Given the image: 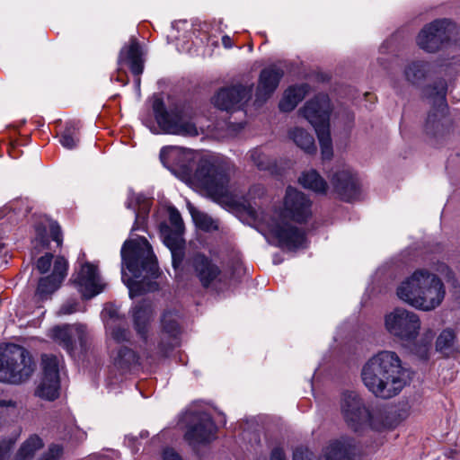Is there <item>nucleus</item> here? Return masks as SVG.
Instances as JSON below:
<instances>
[{
	"instance_id": "nucleus-24",
	"label": "nucleus",
	"mask_w": 460,
	"mask_h": 460,
	"mask_svg": "<svg viewBox=\"0 0 460 460\" xmlns=\"http://www.w3.org/2000/svg\"><path fill=\"white\" fill-rule=\"evenodd\" d=\"M154 316L152 304L143 301L133 308L134 326L138 335L146 341L149 324Z\"/></svg>"
},
{
	"instance_id": "nucleus-25",
	"label": "nucleus",
	"mask_w": 460,
	"mask_h": 460,
	"mask_svg": "<svg viewBox=\"0 0 460 460\" xmlns=\"http://www.w3.org/2000/svg\"><path fill=\"white\" fill-rule=\"evenodd\" d=\"M309 92V85L302 84L289 86L283 93L279 107L281 111H293Z\"/></svg>"
},
{
	"instance_id": "nucleus-2",
	"label": "nucleus",
	"mask_w": 460,
	"mask_h": 460,
	"mask_svg": "<svg viewBox=\"0 0 460 460\" xmlns=\"http://www.w3.org/2000/svg\"><path fill=\"white\" fill-rule=\"evenodd\" d=\"M121 279L131 298L145 292H153L159 286L156 258L146 239L126 241L121 248Z\"/></svg>"
},
{
	"instance_id": "nucleus-38",
	"label": "nucleus",
	"mask_w": 460,
	"mask_h": 460,
	"mask_svg": "<svg viewBox=\"0 0 460 460\" xmlns=\"http://www.w3.org/2000/svg\"><path fill=\"white\" fill-rule=\"evenodd\" d=\"M321 146L323 159H331L332 156V142L331 138L330 128L317 129L315 132Z\"/></svg>"
},
{
	"instance_id": "nucleus-18",
	"label": "nucleus",
	"mask_w": 460,
	"mask_h": 460,
	"mask_svg": "<svg viewBox=\"0 0 460 460\" xmlns=\"http://www.w3.org/2000/svg\"><path fill=\"white\" fill-rule=\"evenodd\" d=\"M331 183L338 197L344 201H352L360 194L358 176L349 168L335 171L331 177Z\"/></svg>"
},
{
	"instance_id": "nucleus-41",
	"label": "nucleus",
	"mask_w": 460,
	"mask_h": 460,
	"mask_svg": "<svg viewBox=\"0 0 460 460\" xmlns=\"http://www.w3.org/2000/svg\"><path fill=\"white\" fill-rule=\"evenodd\" d=\"M164 236V243L171 250L172 257H174V250L179 248L181 244L182 232L177 230H170L168 227L162 230Z\"/></svg>"
},
{
	"instance_id": "nucleus-29",
	"label": "nucleus",
	"mask_w": 460,
	"mask_h": 460,
	"mask_svg": "<svg viewBox=\"0 0 460 460\" xmlns=\"http://www.w3.org/2000/svg\"><path fill=\"white\" fill-rule=\"evenodd\" d=\"M43 447L44 442L38 435H31L21 445L15 455L14 460H31Z\"/></svg>"
},
{
	"instance_id": "nucleus-23",
	"label": "nucleus",
	"mask_w": 460,
	"mask_h": 460,
	"mask_svg": "<svg viewBox=\"0 0 460 460\" xmlns=\"http://www.w3.org/2000/svg\"><path fill=\"white\" fill-rule=\"evenodd\" d=\"M359 447L350 437H341L330 441L323 451L324 460H358Z\"/></svg>"
},
{
	"instance_id": "nucleus-8",
	"label": "nucleus",
	"mask_w": 460,
	"mask_h": 460,
	"mask_svg": "<svg viewBox=\"0 0 460 460\" xmlns=\"http://www.w3.org/2000/svg\"><path fill=\"white\" fill-rule=\"evenodd\" d=\"M35 370L31 353L22 346L0 347V383L19 385L28 380Z\"/></svg>"
},
{
	"instance_id": "nucleus-15",
	"label": "nucleus",
	"mask_w": 460,
	"mask_h": 460,
	"mask_svg": "<svg viewBox=\"0 0 460 460\" xmlns=\"http://www.w3.org/2000/svg\"><path fill=\"white\" fill-rule=\"evenodd\" d=\"M191 267L195 276L205 288H217L226 280V274L220 266L203 253H197L192 257Z\"/></svg>"
},
{
	"instance_id": "nucleus-33",
	"label": "nucleus",
	"mask_w": 460,
	"mask_h": 460,
	"mask_svg": "<svg viewBox=\"0 0 460 460\" xmlns=\"http://www.w3.org/2000/svg\"><path fill=\"white\" fill-rule=\"evenodd\" d=\"M248 155L251 162L259 170H270L275 164L274 160L265 152L263 146H258L250 150Z\"/></svg>"
},
{
	"instance_id": "nucleus-48",
	"label": "nucleus",
	"mask_w": 460,
	"mask_h": 460,
	"mask_svg": "<svg viewBox=\"0 0 460 460\" xmlns=\"http://www.w3.org/2000/svg\"><path fill=\"white\" fill-rule=\"evenodd\" d=\"M49 228L52 239L58 243V245H60L62 243L60 226L58 225V223L52 222L49 226Z\"/></svg>"
},
{
	"instance_id": "nucleus-19",
	"label": "nucleus",
	"mask_w": 460,
	"mask_h": 460,
	"mask_svg": "<svg viewBox=\"0 0 460 460\" xmlns=\"http://www.w3.org/2000/svg\"><path fill=\"white\" fill-rule=\"evenodd\" d=\"M283 75L284 70L277 66H270L261 71L255 92L254 106L261 107L272 96Z\"/></svg>"
},
{
	"instance_id": "nucleus-39",
	"label": "nucleus",
	"mask_w": 460,
	"mask_h": 460,
	"mask_svg": "<svg viewBox=\"0 0 460 460\" xmlns=\"http://www.w3.org/2000/svg\"><path fill=\"white\" fill-rule=\"evenodd\" d=\"M18 413L17 402L12 399H0V427Z\"/></svg>"
},
{
	"instance_id": "nucleus-47",
	"label": "nucleus",
	"mask_w": 460,
	"mask_h": 460,
	"mask_svg": "<svg viewBox=\"0 0 460 460\" xmlns=\"http://www.w3.org/2000/svg\"><path fill=\"white\" fill-rule=\"evenodd\" d=\"M78 303L75 299H70L65 302L60 307L58 314H70L77 310Z\"/></svg>"
},
{
	"instance_id": "nucleus-53",
	"label": "nucleus",
	"mask_w": 460,
	"mask_h": 460,
	"mask_svg": "<svg viewBox=\"0 0 460 460\" xmlns=\"http://www.w3.org/2000/svg\"><path fill=\"white\" fill-rule=\"evenodd\" d=\"M222 44L226 49H230L233 47L232 39L228 35H225L222 37Z\"/></svg>"
},
{
	"instance_id": "nucleus-3",
	"label": "nucleus",
	"mask_w": 460,
	"mask_h": 460,
	"mask_svg": "<svg viewBox=\"0 0 460 460\" xmlns=\"http://www.w3.org/2000/svg\"><path fill=\"white\" fill-rule=\"evenodd\" d=\"M311 216V201L301 191L288 187L284 199L283 211L274 215L267 223L268 232L276 239L277 245L288 250L303 248L305 233L288 221V218L301 223Z\"/></svg>"
},
{
	"instance_id": "nucleus-55",
	"label": "nucleus",
	"mask_w": 460,
	"mask_h": 460,
	"mask_svg": "<svg viewBox=\"0 0 460 460\" xmlns=\"http://www.w3.org/2000/svg\"><path fill=\"white\" fill-rule=\"evenodd\" d=\"M416 353H419L421 358H427L428 356V347L427 345H424L420 351H416Z\"/></svg>"
},
{
	"instance_id": "nucleus-34",
	"label": "nucleus",
	"mask_w": 460,
	"mask_h": 460,
	"mask_svg": "<svg viewBox=\"0 0 460 460\" xmlns=\"http://www.w3.org/2000/svg\"><path fill=\"white\" fill-rule=\"evenodd\" d=\"M79 125L75 122L68 123L61 133L59 142L66 149H74L79 143Z\"/></svg>"
},
{
	"instance_id": "nucleus-11",
	"label": "nucleus",
	"mask_w": 460,
	"mask_h": 460,
	"mask_svg": "<svg viewBox=\"0 0 460 460\" xmlns=\"http://www.w3.org/2000/svg\"><path fill=\"white\" fill-rule=\"evenodd\" d=\"M420 326L419 315L404 308H395L385 316V330L403 345L411 344L417 339Z\"/></svg>"
},
{
	"instance_id": "nucleus-16",
	"label": "nucleus",
	"mask_w": 460,
	"mask_h": 460,
	"mask_svg": "<svg viewBox=\"0 0 460 460\" xmlns=\"http://www.w3.org/2000/svg\"><path fill=\"white\" fill-rule=\"evenodd\" d=\"M72 282L84 298H92L104 288L97 267L89 262L73 275Z\"/></svg>"
},
{
	"instance_id": "nucleus-52",
	"label": "nucleus",
	"mask_w": 460,
	"mask_h": 460,
	"mask_svg": "<svg viewBox=\"0 0 460 460\" xmlns=\"http://www.w3.org/2000/svg\"><path fill=\"white\" fill-rule=\"evenodd\" d=\"M270 460H287V457L280 447H276L271 451Z\"/></svg>"
},
{
	"instance_id": "nucleus-44",
	"label": "nucleus",
	"mask_w": 460,
	"mask_h": 460,
	"mask_svg": "<svg viewBox=\"0 0 460 460\" xmlns=\"http://www.w3.org/2000/svg\"><path fill=\"white\" fill-rule=\"evenodd\" d=\"M52 259L53 255L49 252L38 259L36 262V268L40 274H44L49 271L51 266Z\"/></svg>"
},
{
	"instance_id": "nucleus-10",
	"label": "nucleus",
	"mask_w": 460,
	"mask_h": 460,
	"mask_svg": "<svg viewBox=\"0 0 460 460\" xmlns=\"http://www.w3.org/2000/svg\"><path fill=\"white\" fill-rule=\"evenodd\" d=\"M447 84L444 80L437 81L433 86L425 89V97L432 102L425 122V132L430 137L443 136L447 132L451 120L447 116L448 106L446 101Z\"/></svg>"
},
{
	"instance_id": "nucleus-58",
	"label": "nucleus",
	"mask_w": 460,
	"mask_h": 460,
	"mask_svg": "<svg viewBox=\"0 0 460 460\" xmlns=\"http://www.w3.org/2000/svg\"><path fill=\"white\" fill-rule=\"evenodd\" d=\"M211 45H214L215 47L218 48V43H217V41H213V42L211 43Z\"/></svg>"
},
{
	"instance_id": "nucleus-56",
	"label": "nucleus",
	"mask_w": 460,
	"mask_h": 460,
	"mask_svg": "<svg viewBox=\"0 0 460 460\" xmlns=\"http://www.w3.org/2000/svg\"><path fill=\"white\" fill-rule=\"evenodd\" d=\"M319 80H321V81H323V82H324V81H328V80H329V75H323V74H322V75H321V78H320Z\"/></svg>"
},
{
	"instance_id": "nucleus-46",
	"label": "nucleus",
	"mask_w": 460,
	"mask_h": 460,
	"mask_svg": "<svg viewBox=\"0 0 460 460\" xmlns=\"http://www.w3.org/2000/svg\"><path fill=\"white\" fill-rule=\"evenodd\" d=\"M169 219L170 223L173 226L174 230L182 232L183 231V222L181 217L180 212L174 208H171L169 209Z\"/></svg>"
},
{
	"instance_id": "nucleus-22",
	"label": "nucleus",
	"mask_w": 460,
	"mask_h": 460,
	"mask_svg": "<svg viewBox=\"0 0 460 460\" xmlns=\"http://www.w3.org/2000/svg\"><path fill=\"white\" fill-rule=\"evenodd\" d=\"M216 426L209 414L198 413L194 423L190 424L185 434L186 440L192 446L208 443L214 438Z\"/></svg>"
},
{
	"instance_id": "nucleus-36",
	"label": "nucleus",
	"mask_w": 460,
	"mask_h": 460,
	"mask_svg": "<svg viewBox=\"0 0 460 460\" xmlns=\"http://www.w3.org/2000/svg\"><path fill=\"white\" fill-rule=\"evenodd\" d=\"M456 342V332L453 329L447 328L438 336L436 341V349L438 351L447 354L454 349Z\"/></svg>"
},
{
	"instance_id": "nucleus-5",
	"label": "nucleus",
	"mask_w": 460,
	"mask_h": 460,
	"mask_svg": "<svg viewBox=\"0 0 460 460\" xmlns=\"http://www.w3.org/2000/svg\"><path fill=\"white\" fill-rule=\"evenodd\" d=\"M445 294L441 279L426 269L416 270L397 288V296L402 301L426 312L439 306Z\"/></svg>"
},
{
	"instance_id": "nucleus-54",
	"label": "nucleus",
	"mask_w": 460,
	"mask_h": 460,
	"mask_svg": "<svg viewBox=\"0 0 460 460\" xmlns=\"http://www.w3.org/2000/svg\"><path fill=\"white\" fill-rule=\"evenodd\" d=\"M177 25H178V23H176V22H173L172 24L170 34H168V36H167L168 38H171V39L176 38L175 31H176V26Z\"/></svg>"
},
{
	"instance_id": "nucleus-26",
	"label": "nucleus",
	"mask_w": 460,
	"mask_h": 460,
	"mask_svg": "<svg viewBox=\"0 0 460 460\" xmlns=\"http://www.w3.org/2000/svg\"><path fill=\"white\" fill-rule=\"evenodd\" d=\"M113 365L119 370L126 371L130 369L138 362V357L136 352L127 347L119 346L111 354Z\"/></svg>"
},
{
	"instance_id": "nucleus-17",
	"label": "nucleus",
	"mask_w": 460,
	"mask_h": 460,
	"mask_svg": "<svg viewBox=\"0 0 460 460\" xmlns=\"http://www.w3.org/2000/svg\"><path fill=\"white\" fill-rule=\"evenodd\" d=\"M302 116L314 128H330L331 103L326 95H318L305 102L300 110Z\"/></svg>"
},
{
	"instance_id": "nucleus-49",
	"label": "nucleus",
	"mask_w": 460,
	"mask_h": 460,
	"mask_svg": "<svg viewBox=\"0 0 460 460\" xmlns=\"http://www.w3.org/2000/svg\"><path fill=\"white\" fill-rule=\"evenodd\" d=\"M293 460H313V454L308 450L297 448L293 454Z\"/></svg>"
},
{
	"instance_id": "nucleus-12",
	"label": "nucleus",
	"mask_w": 460,
	"mask_h": 460,
	"mask_svg": "<svg viewBox=\"0 0 460 460\" xmlns=\"http://www.w3.org/2000/svg\"><path fill=\"white\" fill-rule=\"evenodd\" d=\"M179 314L176 311H165L161 318V331L158 337V342L154 352L146 349L143 353L150 363L158 359L169 357L171 352L180 346L181 328L179 325Z\"/></svg>"
},
{
	"instance_id": "nucleus-37",
	"label": "nucleus",
	"mask_w": 460,
	"mask_h": 460,
	"mask_svg": "<svg viewBox=\"0 0 460 460\" xmlns=\"http://www.w3.org/2000/svg\"><path fill=\"white\" fill-rule=\"evenodd\" d=\"M190 213L195 224L205 231H211L217 228V223L208 215L199 211L190 203L188 204Z\"/></svg>"
},
{
	"instance_id": "nucleus-21",
	"label": "nucleus",
	"mask_w": 460,
	"mask_h": 460,
	"mask_svg": "<svg viewBox=\"0 0 460 460\" xmlns=\"http://www.w3.org/2000/svg\"><path fill=\"white\" fill-rule=\"evenodd\" d=\"M50 337L69 354H73L76 349L75 338L78 340L80 350L84 351L86 349L87 332L84 325L56 326L50 331Z\"/></svg>"
},
{
	"instance_id": "nucleus-35",
	"label": "nucleus",
	"mask_w": 460,
	"mask_h": 460,
	"mask_svg": "<svg viewBox=\"0 0 460 460\" xmlns=\"http://www.w3.org/2000/svg\"><path fill=\"white\" fill-rule=\"evenodd\" d=\"M107 334L118 344L125 341H129L131 334L128 328L126 320L119 323H109V327H106Z\"/></svg>"
},
{
	"instance_id": "nucleus-43",
	"label": "nucleus",
	"mask_w": 460,
	"mask_h": 460,
	"mask_svg": "<svg viewBox=\"0 0 460 460\" xmlns=\"http://www.w3.org/2000/svg\"><path fill=\"white\" fill-rule=\"evenodd\" d=\"M14 443L15 440L13 438L0 440V460H9Z\"/></svg>"
},
{
	"instance_id": "nucleus-13",
	"label": "nucleus",
	"mask_w": 460,
	"mask_h": 460,
	"mask_svg": "<svg viewBox=\"0 0 460 460\" xmlns=\"http://www.w3.org/2000/svg\"><path fill=\"white\" fill-rule=\"evenodd\" d=\"M63 367L61 357L53 354L41 356L42 377L35 392L37 396L48 401H54L59 396V373Z\"/></svg>"
},
{
	"instance_id": "nucleus-7",
	"label": "nucleus",
	"mask_w": 460,
	"mask_h": 460,
	"mask_svg": "<svg viewBox=\"0 0 460 460\" xmlns=\"http://www.w3.org/2000/svg\"><path fill=\"white\" fill-rule=\"evenodd\" d=\"M153 111L159 128L165 134L193 137L204 133L203 127L189 107L175 106L166 110L163 100L156 98L153 102Z\"/></svg>"
},
{
	"instance_id": "nucleus-1",
	"label": "nucleus",
	"mask_w": 460,
	"mask_h": 460,
	"mask_svg": "<svg viewBox=\"0 0 460 460\" xmlns=\"http://www.w3.org/2000/svg\"><path fill=\"white\" fill-rule=\"evenodd\" d=\"M160 160L173 174L200 188L213 200L229 206L250 205L251 201L264 195L261 185H253L246 197L234 193L231 179L235 167L229 160L217 155H204L192 172L193 155L190 151L178 146H165L160 151Z\"/></svg>"
},
{
	"instance_id": "nucleus-27",
	"label": "nucleus",
	"mask_w": 460,
	"mask_h": 460,
	"mask_svg": "<svg viewBox=\"0 0 460 460\" xmlns=\"http://www.w3.org/2000/svg\"><path fill=\"white\" fill-rule=\"evenodd\" d=\"M300 184L317 194H326L328 184L317 171L311 169L304 172L299 177Z\"/></svg>"
},
{
	"instance_id": "nucleus-40",
	"label": "nucleus",
	"mask_w": 460,
	"mask_h": 460,
	"mask_svg": "<svg viewBox=\"0 0 460 460\" xmlns=\"http://www.w3.org/2000/svg\"><path fill=\"white\" fill-rule=\"evenodd\" d=\"M119 68L128 67L132 75L136 77L135 84L136 86L139 89L140 87V75L144 70V62L143 59H119Z\"/></svg>"
},
{
	"instance_id": "nucleus-42",
	"label": "nucleus",
	"mask_w": 460,
	"mask_h": 460,
	"mask_svg": "<svg viewBox=\"0 0 460 460\" xmlns=\"http://www.w3.org/2000/svg\"><path fill=\"white\" fill-rule=\"evenodd\" d=\"M102 316L105 320L106 327H109V323L111 322L119 323V322L126 320L124 317L120 316L118 309L114 306H108V307L104 308V310L102 311Z\"/></svg>"
},
{
	"instance_id": "nucleus-30",
	"label": "nucleus",
	"mask_w": 460,
	"mask_h": 460,
	"mask_svg": "<svg viewBox=\"0 0 460 460\" xmlns=\"http://www.w3.org/2000/svg\"><path fill=\"white\" fill-rule=\"evenodd\" d=\"M288 137L302 150L307 154H314L316 151V146L314 137L306 130L301 128H294L288 131Z\"/></svg>"
},
{
	"instance_id": "nucleus-57",
	"label": "nucleus",
	"mask_w": 460,
	"mask_h": 460,
	"mask_svg": "<svg viewBox=\"0 0 460 460\" xmlns=\"http://www.w3.org/2000/svg\"><path fill=\"white\" fill-rule=\"evenodd\" d=\"M4 243H0V252H2V250L4 249Z\"/></svg>"
},
{
	"instance_id": "nucleus-6",
	"label": "nucleus",
	"mask_w": 460,
	"mask_h": 460,
	"mask_svg": "<svg viewBox=\"0 0 460 460\" xmlns=\"http://www.w3.org/2000/svg\"><path fill=\"white\" fill-rule=\"evenodd\" d=\"M341 411L344 420L354 431H361L367 428L380 431L388 427L385 411L381 408L366 407L356 392L346 391L342 394Z\"/></svg>"
},
{
	"instance_id": "nucleus-32",
	"label": "nucleus",
	"mask_w": 460,
	"mask_h": 460,
	"mask_svg": "<svg viewBox=\"0 0 460 460\" xmlns=\"http://www.w3.org/2000/svg\"><path fill=\"white\" fill-rule=\"evenodd\" d=\"M149 54L147 45L131 37L119 51V58H143Z\"/></svg>"
},
{
	"instance_id": "nucleus-14",
	"label": "nucleus",
	"mask_w": 460,
	"mask_h": 460,
	"mask_svg": "<svg viewBox=\"0 0 460 460\" xmlns=\"http://www.w3.org/2000/svg\"><path fill=\"white\" fill-rule=\"evenodd\" d=\"M252 83H236L220 88L213 96V104L222 111H234L243 110L252 98Z\"/></svg>"
},
{
	"instance_id": "nucleus-4",
	"label": "nucleus",
	"mask_w": 460,
	"mask_h": 460,
	"mask_svg": "<svg viewBox=\"0 0 460 460\" xmlns=\"http://www.w3.org/2000/svg\"><path fill=\"white\" fill-rule=\"evenodd\" d=\"M405 371L396 352L381 350L364 364L361 378L365 386L376 397L389 399L397 395L406 385Z\"/></svg>"
},
{
	"instance_id": "nucleus-51",
	"label": "nucleus",
	"mask_w": 460,
	"mask_h": 460,
	"mask_svg": "<svg viewBox=\"0 0 460 460\" xmlns=\"http://www.w3.org/2000/svg\"><path fill=\"white\" fill-rule=\"evenodd\" d=\"M164 460H181V457L172 448H167L163 454Z\"/></svg>"
},
{
	"instance_id": "nucleus-20",
	"label": "nucleus",
	"mask_w": 460,
	"mask_h": 460,
	"mask_svg": "<svg viewBox=\"0 0 460 460\" xmlns=\"http://www.w3.org/2000/svg\"><path fill=\"white\" fill-rule=\"evenodd\" d=\"M68 262L62 257L58 256L54 261L52 273L49 276L40 278L35 292L38 301H44L58 289L62 281L67 274Z\"/></svg>"
},
{
	"instance_id": "nucleus-28",
	"label": "nucleus",
	"mask_w": 460,
	"mask_h": 460,
	"mask_svg": "<svg viewBox=\"0 0 460 460\" xmlns=\"http://www.w3.org/2000/svg\"><path fill=\"white\" fill-rule=\"evenodd\" d=\"M126 206L135 212L136 221L132 230H137L138 228L136 226L137 223L148 214L151 202L145 195L133 192L128 195Z\"/></svg>"
},
{
	"instance_id": "nucleus-31",
	"label": "nucleus",
	"mask_w": 460,
	"mask_h": 460,
	"mask_svg": "<svg viewBox=\"0 0 460 460\" xmlns=\"http://www.w3.org/2000/svg\"><path fill=\"white\" fill-rule=\"evenodd\" d=\"M427 75V64L420 59L411 61L404 69V76L412 85H420Z\"/></svg>"
},
{
	"instance_id": "nucleus-50",
	"label": "nucleus",
	"mask_w": 460,
	"mask_h": 460,
	"mask_svg": "<svg viewBox=\"0 0 460 460\" xmlns=\"http://www.w3.org/2000/svg\"><path fill=\"white\" fill-rule=\"evenodd\" d=\"M192 47V42L190 40H183L181 43L177 42L176 48L178 49L179 54H191L190 49Z\"/></svg>"
},
{
	"instance_id": "nucleus-9",
	"label": "nucleus",
	"mask_w": 460,
	"mask_h": 460,
	"mask_svg": "<svg viewBox=\"0 0 460 460\" xmlns=\"http://www.w3.org/2000/svg\"><path fill=\"white\" fill-rule=\"evenodd\" d=\"M416 43L429 54L452 46L460 49V27L451 19H436L420 31Z\"/></svg>"
},
{
	"instance_id": "nucleus-45",
	"label": "nucleus",
	"mask_w": 460,
	"mask_h": 460,
	"mask_svg": "<svg viewBox=\"0 0 460 460\" xmlns=\"http://www.w3.org/2000/svg\"><path fill=\"white\" fill-rule=\"evenodd\" d=\"M63 454L62 447L58 445L49 446L48 451L39 460H59Z\"/></svg>"
}]
</instances>
